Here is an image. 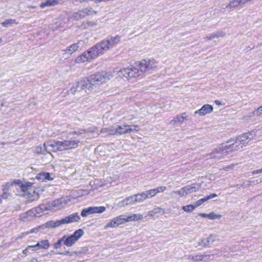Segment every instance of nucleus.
<instances>
[{"mask_svg":"<svg viewBox=\"0 0 262 262\" xmlns=\"http://www.w3.org/2000/svg\"><path fill=\"white\" fill-rule=\"evenodd\" d=\"M139 70L140 68L137 66L136 62L134 66H132L120 70L118 72V74L120 77L128 79L142 75V74Z\"/></svg>","mask_w":262,"mask_h":262,"instance_id":"f257e3e1","label":"nucleus"},{"mask_svg":"<svg viewBox=\"0 0 262 262\" xmlns=\"http://www.w3.org/2000/svg\"><path fill=\"white\" fill-rule=\"evenodd\" d=\"M234 143L232 144L227 145V144H220L209 154L211 159L215 161L220 160L225 157L229 153L228 149L233 146Z\"/></svg>","mask_w":262,"mask_h":262,"instance_id":"f03ea898","label":"nucleus"},{"mask_svg":"<svg viewBox=\"0 0 262 262\" xmlns=\"http://www.w3.org/2000/svg\"><path fill=\"white\" fill-rule=\"evenodd\" d=\"M137 66L139 67L142 74L157 68L158 62L154 58H147L137 62Z\"/></svg>","mask_w":262,"mask_h":262,"instance_id":"7ed1b4c3","label":"nucleus"},{"mask_svg":"<svg viewBox=\"0 0 262 262\" xmlns=\"http://www.w3.org/2000/svg\"><path fill=\"white\" fill-rule=\"evenodd\" d=\"M91 81L96 85H100L110 80L112 78V75L110 72L103 71L90 76Z\"/></svg>","mask_w":262,"mask_h":262,"instance_id":"20e7f679","label":"nucleus"},{"mask_svg":"<svg viewBox=\"0 0 262 262\" xmlns=\"http://www.w3.org/2000/svg\"><path fill=\"white\" fill-rule=\"evenodd\" d=\"M83 234V230L79 229L76 230L74 233L70 236L64 235L62 236L63 244L67 247H72Z\"/></svg>","mask_w":262,"mask_h":262,"instance_id":"39448f33","label":"nucleus"},{"mask_svg":"<svg viewBox=\"0 0 262 262\" xmlns=\"http://www.w3.org/2000/svg\"><path fill=\"white\" fill-rule=\"evenodd\" d=\"M59 141L56 142H48L43 144L45 150L48 154L47 155V162H51L53 160V157L51 154V152L59 151Z\"/></svg>","mask_w":262,"mask_h":262,"instance_id":"423d86ee","label":"nucleus"},{"mask_svg":"<svg viewBox=\"0 0 262 262\" xmlns=\"http://www.w3.org/2000/svg\"><path fill=\"white\" fill-rule=\"evenodd\" d=\"M79 140H66L59 141V151L76 148L79 146Z\"/></svg>","mask_w":262,"mask_h":262,"instance_id":"0eeeda50","label":"nucleus"},{"mask_svg":"<svg viewBox=\"0 0 262 262\" xmlns=\"http://www.w3.org/2000/svg\"><path fill=\"white\" fill-rule=\"evenodd\" d=\"M125 223H126L125 218L123 217V215H119L112 219L106 224L104 228L105 229L115 228Z\"/></svg>","mask_w":262,"mask_h":262,"instance_id":"6e6552de","label":"nucleus"},{"mask_svg":"<svg viewBox=\"0 0 262 262\" xmlns=\"http://www.w3.org/2000/svg\"><path fill=\"white\" fill-rule=\"evenodd\" d=\"M68 202L64 199L61 198L56 200L53 202H49L48 203V205L50 206V211H52L55 209H60L62 208Z\"/></svg>","mask_w":262,"mask_h":262,"instance_id":"1a4fd4ad","label":"nucleus"},{"mask_svg":"<svg viewBox=\"0 0 262 262\" xmlns=\"http://www.w3.org/2000/svg\"><path fill=\"white\" fill-rule=\"evenodd\" d=\"M77 88L80 90H91L95 87V84L91 81V77L87 80H83L79 81L77 84ZM86 92V90H85Z\"/></svg>","mask_w":262,"mask_h":262,"instance_id":"9d476101","label":"nucleus"},{"mask_svg":"<svg viewBox=\"0 0 262 262\" xmlns=\"http://www.w3.org/2000/svg\"><path fill=\"white\" fill-rule=\"evenodd\" d=\"M90 53L91 52L90 50L82 53L81 55L77 57L75 60V62L76 63H81L86 61H90L91 59H93L94 58Z\"/></svg>","mask_w":262,"mask_h":262,"instance_id":"9b49d317","label":"nucleus"},{"mask_svg":"<svg viewBox=\"0 0 262 262\" xmlns=\"http://www.w3.org/2000/svg\"><path fill=\"white\" fill-rule=\"evenodd\" d=\"M213 111V106L211 105L206 104L203 105L200 109L196 111L194 113V116L199 115V116H203L211 113Z\"/></svg>","mask_w":262,"mask_h":262,"instance_id":"f8f14e48","label":"nucleus"},{"mask_svg":"<svg viewBox=\"0 0 262 262\" xmlns=\"http://www.w3.org/2000/svg\"><path fill=\"white\" fill-rule=\"evenodd\" d=\"M80 217L78 213H74L61 219L62 225L68 224L72 223L77 222L79 221Z\"/></svg>","mask_w":262,"mask_h":262,"instance_id":"ddd939ff","label":"nucleus"},{"mask_svg":"<svg viewBox=\"0 0 262 262\" xmlns=\"http://www.w3.org/2000/svg\"><path fill=\"white\" fill-rule=\"evenodd\" d=\"M89 50L91 52L90 53H91L94 59L104 53L99 43H97L94 46L91 48Z\"/></svg>","mask_w":262,"mask_h":262,"instance_id":"4468645a","label":"nucleus"},{"mask_svg":"<svg viewBox=\"0 0 262 262\" xmlns=\"http://www.w3.org/2000/svg\"><path fill=\"white\" fill-rule=\"evenodd\" d=\"M188 120V116L186 113H182L181 115L176 116L171 121L173 124H182L184 121Z\"/></svg>","mask_w":262,"mask_h":262,"instance_id":"2eb2a0df","label":"nucleus"},{"mask_svg":"<svg viewBox=\"0 0 262 262\" xmlns=\"http://www.w3.org/2000/svg\"><path fill=\"white\" fill-rule=\"evenodd\" d=\"M201 187V184L193 183L190 185H188L184 187L186 195L195 192L199 190Z\"/></svg>","mask_w":262,"mask_h":262,"instance_id":"dca6fc26","label":"nucleus"},{"mask_svg":"<svg viewBox=\"0 0 262 262\" xmlns=\"http://www.w3.org/2000/svg\"><path fill=\"white\" fill-rule=\"evenodd\" d=\"M113 148L108 144H103L97 146L96 151L101 155H107Z\"/></svg>","mask_w":262,"mask_h":262,"instance_id":"f3484780","label":"nucleus"},{"mask_svg":"<svg viewBox=\"0 0 262 262\" xmlns=\"http://www.w3.org/2000/svg\"><path fill=\"white\" fill-rule=\"evenodd\" d=\"M50 246L49 241L48 239L42 240L38 242L36 245H34V248L36 251L44 249L47 250Z\"/></svg>","mask_w":262,"mask_h":262,"instance_id":"a211bd4d","label":"nucleus"},{"mask_svg":"<svg viewBox=\"0 0 262 262\" xmlns=\"http://www.w3.org/2000/svg\"><path fill=\"white\" fill-rule=\"evenodd\" d=\"M207 255H190L188 256L187 259L193 262H202L206 261L208 259Z\"/></svg>","mask_w":262,"mask_h":262,"instance_id":"6ab92c4d","label":"nucleus"},{"mask_svg":"<svg viewBox=\"0 0 262 262\" xmlns=\"http://www.w3.org/2000/svg\"><path fill=\"white\" fill-rule=\"evenodd\" d=\"M82 46L81 40H79L77 43H73L68 47L66 49L63 50V51L71 55L73 53L76 51L80 46Z\"/></svg>","mask_w":262,"mask_h":262,"instance_id":"aec40b11","label":"nucleus"},{"mask_svg":"<svg viewBox=\"0 0 262 262\" xmlns=\"http://www.w3.org/2000/svg\"><path fill=\"white\" fill-rule=\"evenodd\" d=\"M135 200L136 199L134 195L127 197L125 199L119 202L118 206L119 207H125L134 204L135 203H137L135 201Z\"/></svg>","mask_w":262,"mask_h":262,"instance_id":"412c9836","label":"nucleus"},{"mask_svg":"<svg viewBox=\"0 0 262 262\" xmlns=\"http://www.w3.org/2000/svg\"><path fill=\"white\" fill-rule=\"evenodd\" d=\"M117 129L116 126H111L107 127L102 128L101 133L104 136L116 135Z\"/></svg>","mask_w":262,"mask_h":262,"instance_id":"4be33fe9","label":"nucleus"},{"mask_svg":"<svg viewBox=\"0 0 262 262\" xmlns=\"http://www.w3.org/2000/svg\"><path fill=\"white\" fill-rule=\"evenodd\" d=\"M226 33L222 31H219L216 32L211 33L208 36H206L204 38L206 40H211L214 38H223L225 36Z\"/></svg>","mask_w":262,"mask_h":262,"instance_id":"5701e85b","label":"nucleus"},{"mask_svg":"<svg viewBox=\"0 0 262 262\" xmlns=\"http://www.w3.org/2000/svg\"><path fill=\"white\" fill-rule=\"evenodd\" d=\"M50 206L48 205V203L44 204H41L38 207L33 208V210L37 215V216H40L41 213H43L45 211H50Z\"/></svg>","mask_w":262,"mask_h":262,"instance_id":"b1692460","label":"nucleus"},{"mask_svg":"<svg viewBox=\"0 0 262 262\" xmlns=\"http://www.w3.org/2000/svg\"><path fill=\"white\" fill-rule=\"evenodd\" d=\"M37 216V215L32 209V210L27 212L26 213L22 214L21 216V219L24 221H30L33 220L34 217Z\"/></svg>","mask_w":262,"mask_h":262,"instance_id":"393cba45","label":"nucleus"},{"mask_svg":"<svg viewBox=\"0 0 262 262\" xmlns=\"http://www.w3.org/2000/svg\"><path fill=\"white\" fill-rule=\"evenodd\" d=\"M62 225L61 220L56 221H50L43 225L45 228H55Z\"/></svg>","mask_w":262,"mask_h":262,"instance_id":"a878e982","label":"nucleus"},{"mask_svg":"<svg viewBox=\"0 0 262 262\" xmlns=\"http://www.w3.org/2000/svg\"><path fill=\"white\" fill-rule=\"evenodd\" d=\"M143 219V216L140 214H132L128 215L126 218H125V222H135L138 221L139 220H142Z\"/></svg>","mask_w":262,"mask_h":262,"instance_id":"bb28decb","label":"nucleus"},{"mask_svg":"<svg viewBox=\"0 0 262 262\" xmlns=\"http://www.w3.org/2000/svg\"><path fill=\"white\" fill-rule=\"evenodd\" d=\"M217 196V194L215 193H212L207 196L205 197L204 198H203L202 199H200L196 202H195L194 204V206H195V208L200 206L202 204H203L205 202L210 200L213 199L214 198H216Z\"/></svg>","mask_w":262,"mask_h":262,"instance_id":"cd10ccee","label":"nucleus"},{"mask_svg":"<svg viewBox=\"0 0 262 262\" xmlns=\"http://www.w3.org/2000/svg\"><path fill=\"white\" fill-rule=\"evenodd\" d=\"M36 179L41 181H45L47 180H51L53 179L50 177V174L47 172H40L36 177Z\"/></svg>","mask_w":262,"mask_h":262,"instance_id":"c85d7f7f","label":"nucleus"},{"mask_svg":"<svg viewBox=\"0 0 262 262\" xmlns=\"http://www.w3.org/2000/svg\"><path fill=\"white\" fill-rule=\"evenodd\" d=\"M59 4V0H47L40 5V7L42 9L46 7H52L57 5Z\"/></svg>","mask_w":262,"mask_h":262,"instance_id":"c756f323","label":"nucleus"},{"mask_svg":"<svg viewBox=\"0 0 262 262\" xmlns=\"http://www.w3.org/2000/svg\"><path fill=\"white\" fill-rule=\"evenodd\" d=\"M105 40L107 42L109 47L111 48L120 41V37L117 35L114 37H112L110 39Z\"/></svg>","mask_w":262,"mask_h":262,"instance_id":"7c9ffc66","label":"nucleus"},{"mask_svg":"<svg viewBox=\"0 0 262 262\" xmlns=\"http://www.w3.org/2000/svg\"><path fill=\"white\" fill-rule=\"evenodd\" d=\"M117 129L116 135H123L127 134V124L116 126Z\"/></svg>","mask_w":262,"mask_h":262,"instance_id":"2f4dec72","label":"nucleus"},{"mask_svg":"<svg viewBox=\"0 0 262 262\" xmlns=\"http://www.w3.org/2000/svg\"><path fill=\"white\" fill-rule=\"evenodd\" d=\"M216 237V235H211L206 239L202 241V245L203 246H209L212 244L215 241V238Z\"/></svg>","mask_w":262,"mask_h":262,"instance_id":"473e14b6","label":"nucleus"},{"mask_svg":"<svg viewBox=\"0 0 262 262\" xmlns=\"http://www.w3.org/2000/svg\"><path fill=\"white\" fill-rule=\"evenodd\" d=\"M252 138V135L251 134L249 133H245L239 136L235 141V143H237V140L239 142L246 141L247 140L250 141L251 140Z\"/></svg>","mask_w":262,"mask_h":262,"instance_id":"72a5a7b5","label":"nucleus"},{"mask_svg":"<svg viewBox=\"0 0 262 262\" xmlns=\"http://www.w3.org/2000/svg\"><path fill=\"white\" fill-rule=\"evenodd\" d=\"M92 214L102 213L106 210V208L104 206L90 207Z\"/></svg>","mask_w":262,"mask_h":262,"instance_id":"f704fd0d","label":"nucleus"},{"mask_svg":"<svg viewBox=\"0 0 262 262\" xmlns=\"http://www.w3.org/2000/svg\"><path fill=\"white\" fill-rule=\"evenodd\" d=\"M135 197V201L138 202H141L144 201V200L147 199V195H146L145 191H143L140 193H137L134 194Z\"/></svg>","mask_w":262,"mask_h":262,"instance_id":"c9c22d12","label":"nucleus"},{"mask_svg":"<svg viewBox=\"0 0 262 262\" xmlns=\"http://www.w3.org/2000/svg\"><path fill=\"white\" fill-rule=\"evenodd\" d=\"M262 117V105L257 107L255 110L251 113L250 117Z\"/></svg>","mask_w":262,"mask_h":262,"instance_id":"e433bc0d","label":"nucleus"},{"mask_svg":"<svg viewBox=\"0 0 262 262\" xmlns=\"http://www.w3.org/2000/svg\"><path fill=\"white\" fill-rule=\"evenodd\" d=\"M239 0H232L227 5L226 8L232 9L238 7L239 6L242 5Z\"/></svg>","mask_w":262,"mask_h":262,"instance_id":"4c0bfd02","label":"nucleus"},{"mask_svg":"<svg viewBox=\"0 0 262 262\" xmlns=\"http://www.w3.org/2000/svg\"><path fill=\"white\" fill-rule=\"evenodd\" d=\"M86 16V13L84 9L80 10L73 14V17L76 19H79L83 18Z\"/></svg>","mask_w":262,"mask_h":262,"instance_id":"58836bf2","label":"nucleus"},{"mask_svg":"<svg viewBox=\"0 0 262 262\" xmlns=\"http://www.w3.org/2000/svg\"><path fill=\"white\" fill-rule=\"evenodd\" d=\"M17 24L18 23L16 21L15 19H6L5 21L2 23V25L4 27L8 28L13 24Z\"/></svg>","mask_w":262,"mask_h":262,"instance_id":"ea45409f","label":"nucleus"},{"mask_svg":"<svg viewBox=\"0 0 262 262\" xmlns=\"http://www.w3.org/2000/svg\"><path fill=\"white\" fill-rule=\"evenodd\" d=\"M139 129L140 128L138 125H127V134L130 132H137Z\"/></svg>","mask_w":262,"mask_h":262,"instance_id":"a19ab883","label":"nucleus"},{"mask_svg":"<svg viewBox=\"0 0 262 262\" xmlns=\"http://www.w3.org/2000/svg\"><path fill=\"white\" fill-rule=\"evenodd\" d=\"M34 153L38 154V155H40V154L45 155L47 152L45 150L44 146L43 148L41 146H38L35 148V149L34 150Z\"/></svg>","mask_w":262,"mask_h":262,"instance_id":"79ce46f5","label":"nucleus"},{"mask_svg":"<svg viewBox=\"0 0 262 262\" xmlns=\"http://www.w3.org/2000/svg\"><path fill=\"white\" fill-rule=\"evenodd\" d=\"M195 208L194 205L190 204L186 206H184L182 207V209L187 212H191Z\"/></svg>","mask_w":262,"mask_h":262,"instance_id":"37998d69","label":"nucleus"},{"mask_svg":"<svg viewBox=\"0 0 262 262\" xmlns=\"http://www.w3.org/2000/svg\"><path fill=\"white\" fill-rule=\"evenodd\" d=\"M99 43L104 52H105L106 51L110 49L105 40H102Z\"/></svg>","mask_w":262,"mask_h":262,"instance_id":"c03bdc74","label":"nucleus"},{"mask_svg":"<svg viewBox=\"0 0 262 262\" xmlns=\"http://www.w3.org/2000/svg\"><path fill=\"white\" fill-rule=\"evenodd\" d=\"M35 248L34 245L28 246L23 251V253L27 255L28 253H30L31 251H35Z\"/></svg>","mask_w":262,"mask_h":262,"instance_id":"a18cd8bd","label":"nucleus"},{"mask_svg":"<svg viewBox=\"0 0 262 262\" xmlns=\"http://www.w3.org/2000/svg\"><path fill=\"white\" fill-rule=\"evenodd\" d=\"M252 185H254L253 180H249L247 181H245L243 182L242 184H241V186L243 188L249 187Z\"/></svg>","mask_w":262,"mask_h":262,"instance_id":"49530a36","label":"nucleus"},{"mask_svg":"<svg viewBox=\"0 0 262 262\" xmlns=\"http://www.w3.org/2000/svg\"><path fill=\"white\" fill-rule=\"evenodd\" d=\"M222 217L221 214H216L214 212L209 213L208 219L210 220L220 219Z\"/></svg>","mask_w":262,"mask_h":262,"instance_id":"de8ad7c7","label":"nucleus"},{"mask_svg":"<svg viewBox=\"0 0 262 262\" xmlns=\"http://www.w3.org/2000/svg\"><path fill=\"white\" fill-rule=\"evenodd\" d=\"M166 189V187L165 186H160L154 188L156 195L159 193L163 192Z\"/></svg>","mask_w":262,"mask_h":262,"instance_id":"09e8293b","label":"nucleus"},{"mask_svg":"<svg viewBox=\"0 0 262 262\" xmlns=\"http://www.w3.org/2000/svg\"><path fill=\"white\" fill-rule=\"evenodd\" d=\"M91 214L92 213L90 207L88 208L83 209L81 213V215L83 217L86 216L87 215Z\"/></svg>","mask_w":262,"mask_h":262,"instance_id":"8fccbe9b","label":"nucleus"},{"mask_svg":"<svg viewBox=\"0 0 262 262\" xmlns=\"http://www.w3.org/2000/svg\"><path fill=\"white\" fill-rule=\"evenodd\" d=\"M86 15H93L94 14H96L97 12L93 10L92 8H86L84 9Z\"/></svg>","mask_w":262,"mask_h":262,"instance_id":"3c124183","label":"nucleus"},{"mask_svg":"<svg viewBox=\"0 0 262 262\" xmlns=\"http://www.w3.org/2000/svg\"><path fill=\"white\" fill-rule=\"evenodd\" d=\"M88 251H89L88 247H84L82 248L81 249V250H80L78 251H75V254L76 255H79L81 254L86 253L88 252Z\"/></svg>","mask_w":262,"mask_h":262,"instance_id":"603ef678","label":"nucleus"},{"mask_svg":"<svg viewBox=\"0 0 262 262\" xmlns=\"http://www.w3.org/2000/svg\"><path fill=\"white\" fill-rule=\"evenodd\" d=\"M145 192L146 195H147V199L154 197L156 195L154 189L145 191Z\"/></svg>","mask_w":262,"mask_h":262,"instance_id":"864d4df0","label":"nucleus"},{"mask_svg":"<svg viewBox=\"0 0 262 262\" xmlns=\"http://www.w3.org/2000/svg\"><path fill=\"white\" fill-rule=\"evenodd\" d=\"M175 193L179 195L180 196H184L186 195L185 193V189H184V187L182 188L179 190H176V191H172L171 192V194Z\"/></svg>","mask_w":262,"mask_h":262,"instance_id":"5fc2aeb1","label":"nucleus"},{"mask_svg":"<svg viewBox=\"0 0 262 262\" xmlns=\"http://www.w3.org/2000/svg\"><path fill=\"white\" fill-rule=\"evenodd\" d=\"M62 242L63 243V240L62 237L61 238L59 239L56 243H55L54 244V248L55 249H59L61 247Z\"/></svg>","mask_w":262,"mask_h":262,"instance_id":"6e6d98bb","label":"nucleus"},{"mask_svg":"<svg viewBox=\"0 0 262 262\" xmlns=\"http://www.w3.org/2000/svg\"><path fill=\"white\" fill-rule=\"evenodd\" d=\"M153 210L156 214H161L163 215L165 213L164 209L161 207H155L153 209Z\"/></svg>","mask_w":262,"mask_h":262,"instance_id":"4d7b16f0","label":"nucleus"},{"mask_svg":"<svg viewBox=\"0 0 262 262\" xmlns=\"http://www.w3.org/2000/svg\"><path fill=\"white\" fill-rule=\"evenodd\" d=\"M58 254L62 255H69L70 256H73L75 254L74 252H70L69 251L66 250L62 252H58L57 253Z\"/></svg>","mask_w":262,"mask_h":262,"instance_id":"13d9d810","label":"nucleus"},{"mask_svg":"<svg viewBox=\"0 0 262 262\" xmlns=\"http://www.w3.org/2000/svg\"><path fill=\"white\" fill-rule=\"evenodd\" d=\"M97 24V21H89L86 23L88 27H93L96 26Z\"/></svg>","mask_w":262,"mask_h":262,"instance_id":"bf43d9fd","label":"nucleus"},{"mask_svg":"<svg viewBox=\"0 0 262 262\" xmlns=\"http://www.w3.org/2000/svg\"><path fill=\"white\" fill-rule=\"evenodd\" d=\"M254 181V185H256V184H260L261 183H262V177L260 178L259 179H257V180H253Z\"/></svg>","mask_w":262,"mask_h":262,"instance_id":"052dcab7","label":"nucleus"},{"mask_svg":"<svg viewBox=\"0 0 262 262\" xmlns=\"http://www.w3.org/2000/svg\"><path fill=\"white\" fill-rule=\"evenodd\" d=\"M155 214H156L154 212V211L153 209L151 211H148L147 213V215L149 217H153Z\"/></svg>","mask_w":262,"mask_h":262,"instance_id":"680f3d73","label":"nucleus"},{"mask_svg":"<svg viewBox=\"0 0 262 262\" xmlns=\"http://www.w3.org/2000/svg\"><path fill=\"white\" fill-rule=\"evenodd\" d=\"M234 167V165L233 164V165H231L230 166H226V167L224 168V169L225 170H226V171H228L230 169H233Z\"/></svg>","mask_w":262,"mask_h":262,"instance_id":"e2e57ef3","label":"nucleus"},{"mask_svg":"<svg viewBox=\"0 0 262 262\" xmlns=\"http://www.w3.org/2000/svg\"><path fill=\"white\" fill-rule=\"evenodd\" d=\"M260 173H262V168L254 170L252 172V173L253 174H256Z\"/></svg>","mask_w":262,"mask_h":262,"instance_id":"0e129e2a","label":"nucleus"},{"mask_svg":"<svg viewBox=\"0 0 262 262\" xmlns=\"http://www.w3.org/2000/svg\"><path fill=\"white\" fill-rule=\"evenodd\" d=\"M86 132L84 130H80V131H78V132H74V133L75 134H77V135H80V134H85L86 133Z\"/></svg>","mask_w":262,"mask_h":262,"instance_id":"69168bd1","label":"nucleus"},{"mask_svg":"<svg viewBox=\"0 0 262 262\" xmlns=\"http://www.w3.org/2000/svg\"><path fill=\"white\" fill-rule=\"evenodd\" d=\"M199 215L201 216V217H207L208 218V215H209V214H206V213H199Z\"/></svg>","mask_w":262,"mask_h":262,"instance_id":"338daca9","label":"nucleus"},{"mask_svg":"<svg viewBox=\"0 0 262 262\" xmlns=\"http://www.w3.org/2000/svg\"><path fill=\"white\" fill-rule=\"evenodd\" d=\"M214 102L217 105L219 106L222 105V102L219 100H215Z\"/></svg>","mask_w":262,"mask_h":262,"instance_id":"774afa93","label":"nucleus"}]
</instances>
